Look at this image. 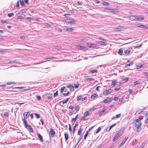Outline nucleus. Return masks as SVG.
I'll return each instance as SVG.
<instances>
[{
    "instance_id": "obj_1",
    "label": "nucleus",
    "mask_w": 148,
    "mask_h": 148,
    "mask_svg": "<svg viewBox=\"0 0 148 148\" xmlns=\"http://www.w3.org/2000/svg\"><path fill=\"white\" fill-rule=\"evenodd\" d=\"M141 122L139 119H136L133 122V126L135 127L136 132H140L142 130L141 125Z\"/></svg>"
},
{
    "instance_id": "obj_2",
    "label": "nucleus",
    "mask_w": 148,
    "mask_h": 148,
    "mask_svg": "<svg viewBox=\"0 0 148 148\" xmlns=\"http://www.w3.org/2000/svg\"><path fill=\"white\" fill-rule=\"evenodd\" d=\"M123 132L121 129H120L118 133L116 134L112 140L113 142H114L119 138L121 136Z\"/></svg>"
},
{
    "instance_id": "obj_3",
    "label": "nucleus",
    "mask_w": 148,
    "mask_h": 148,
    "mask_svg": "<svg viewBox=\"0 0 148 148\" xmlns=\"http://www.w3.org/2000/svg\"><path fill=\"white\" fill-rule=\"evenodd\" d=\"M103 10L104 11H105L106 12H113L114 11V10L113 9L108 8H104V10Z\"/></svg>"
},
{
    "instance_id": "obj_4",
    "label": "nucleus",
    "mask_w": 148,
    "mask_h": 148,
    "mask_svg": "<svg viewBox=\"0 0 148 148\" xmlns=\"http://www.w3.org/2000/svg\"><path fill=\"white\" fill-rule=\"evenodd\" d=\"M112 92V90L110 88H109L107 90H105L103 92V95H107Z\"/></svg>"
},
{
    "instance_id": "obj_5",
    "label": "nucleus",
    "mask_w": 148,
    "mask_h": 148,
    "mask_svg": "<svg viewBox=\"0 0 148 148\" xmlns=\"http://www.w3.org/2000/svg\"><path fill=\"white\" fill-rule=\"evenodd\" d=\"M50 136L51 137H53L56 134L55 131L51 128L50 129Z\"/></svg>"
},
{
    "instance_id": "obj_6",
    "label": "nucleus",
    "mask_w": 148,
    "mask_h": 148,
    "mask_svg": "<svg viewBox=\"0 0 148 148\" xmlns=\"http://www.w3.org/2000/svg\"><path fill=\"white\" fill-rule=\"evenodd\" d=\"M128 138V137H125L124 139L123 140L122 142L120 144L119 147H121L122 146L123 144L125 143V141L127 140Z\"/></svg>"
},
{
    "instance_id": "obj_7",
    "label": "nucleus",
    "mask_w": 148,
    "mask_h": 148,
    "mask_svg": "<svg viewBox=\"0 0 148 148\" xmlns=\"http://www.w3.org/2000/svg\"><path fill=\"white\" fill-rule=\"evenodd\" d=\"M75 22L76 21H75L74 19H71L67 20L66 22L69 24H74Z\"/></svg>"
},
{
    "instance_id": "obj_8",
    "label": "nucleus",
    "mask_w": 148,
    "mask_h": 148,
    "mask_svg": "<svg viewBox=\"0 0 148 148\" xmlns=\"http://www.w3.org/2000/svg\"><path fill=\"white\" fill-rule=\"evenodd\" d=\"M130 18L131 19L133 20H134L136 21H138L139 19V18L138 17L135 16H131Z\"/></svg>"
},
{
    "instance_id": "obj_9",
    "label": "nucleus",
    "mask_w": 148,
    "mask_h": 148,
    "mask_svg": "<svg viewBox=\"0 0 148 148\" xmlns=\"http://www.w3.org/2000/svg\"><path fill=\"white\" fill-rule=\"evenodd\" d=\"M136 26L137 27H141L145 29H146L147 28V26L142 24H136Z\"/></svg>"
},
{
    "instance_id": "obj_10",
    "label": "nucleus",
    "mask_w": 148,
    "mask_h": 148,
    "mask_svg": "<svg viewBox=\"0 0 148 148\" xmlns=\"http://www.w3.org/2000/svg\"><path fill=\"white\" fill-rule=\"evenodd\" d=\"M67 87L69 88L70 89V90L72 91L74 90V87L72 85L70 84L68 85Z\"/></svg>"
},
{
    "instance_id": "obj_11",
    "label": "nucleus",
    "mask_w": 148,
    "mask_h": 148,
    "mask_svg": "<svg viewBox=\"0 0 148 148\" xmlns=\"http://www.w3.org/2000/svg\"><path fill=\"white\" fill-rule=\"evenodd\" d=\"M41 142L43 141L42 136L39 133L37 134Z\"/></svg>"
},
{
    "instance_id": "obj_12",
    "label": "nucleus",
    "mask_w": 148,
    "mask_h": 148,
    "mask_svg": "<svg viewBox=\"0 0 148 148\" xmlns=\"http://www.w3.org/2000/svg\"><path fill=\"white\" fill-rule=\"evenodd\" d=\"M26 119L25 116H24V118L22 119L24 123V124L25 125V127H26L28 125L27 124V121L25 120Z\"/></svg>"
},
{
    "instance_id": "obj_13",
    "label": "nucleus",
    "mask_w": 148,
    "mask_h": 148,
    "mask_svg": "<svg viewBox=\"0 0 148 148\" xmlns=\"http://www.w3.org/2000/svg\"><path fill=\"white\" fill-rule=\"evenodd\" d=\"M131 50L130 49H126L124 51V52L127 55H129L130 54Z\"/></svg>"
},
{
    "instance_id": "obj_14",
    "label": "nucleus",
    "mask_w": 148,
    "mask_h": 148,
    "mask_svg": "<svg viewBox=\"0 0 148 148\" xmlns=\"http://www.w3.org/2000/svg\"><path fill=\"white\" fill-rule=\"evenodd\" d=\"M70 99V98H68L66 99H64L63 100L61 101L60 102H62L63 104L66 103Z\"/></svg>"
},
{
    "instance_id": "obj_15",
    "label": "nucleus",
    "mask_w": 148,
    "mask_h": 148,
    "mask_svg": "<svg viewBox=\"0 0 148 148\" xmlns=\"http://www.w3.org/2000/svg\"><path fill=\"white\" fill-rule=\"evenodd\" d=\"M123 48H120L118 52V53L119 55H122V53H123Z\"/></svg>"
},
{
    "instance_id": "obj_16",
    "label": "nucleus",
    "mask_w": 148,
    "mask_h": 148,
    "mask_svg": "<svg viewBox=\"0 0 148 148\" xmlns=\"http://www.w3.org/2000/svg\"><path fill=\"white\" fill-rule=\"evenodd\" d=\"M28 127H29V131L31 132H33V129L32 128V127L29 125H28L26 127H25L26 128H27Z\"/></svg>"
},
{
    "instance_id": "obj_17",
    "label": "nucleus",
    "mask_w": 148,
    "mask_h": 148,
    "mask_svg": "<svg viewBox=\"0 0 148 148\" xmlns=\"http://www.w3.org/2000/svg\"><path fill=\"white\" fill-rule=\"evenodd\" d=\"M114 29L116 31H120L122 30L121 27L119 26L118 27L115 28Z\"/></svg>"
},
{
    "instance_id": "obj_18",
    "label": "nucleus",
    "mask_w": 148,
    "mask_h": 148,
    "mask_svg": "<svg viewBox=\"0 0 148 148\" xmlns=\"http://www.w3.org/2000/svg\"><path fill=\"white\" fill-rule=\"evenodd\" d=\"M80 49L81 50H85L88 49V48L87 47L85 46H80Z\"/></svg>"
},
{
    "instance_id": "obj_19",
    "label": "nucleus",
    "mask_w": 148,
    "mask_h": 148,
    "mask_svg": "<svg viewBox=\"0 0 148 148\" xmlns=\"http://www.w3.org/2000/svg\"><path fill=\"white\" fill-rule=\"evenodd\" d=\"M29 113H30V112H24L23 114V116H24L25 115V116L26 117H28L29 114H30V113L29 114Z\"/></svg>"
},
{
    "instance_id": "obj_20",
    "label": "nucleus",
    "mask_w": 148,
    "mask_h": 148,
    "mask_svg": "<svg viewBox=\"0 0 148 148\" xmlns=\"http://www.w3.org/2000/svg\"><path fill=\"white\" fill-rule=\"evenodd\" d=\"M66 30L71 32H72L73 30V29L71 28L67 27L66 28Z\"/></svg>"
},
{
    "instance_id": "obj_21",
    "label": "nucleus",
    "mask_w": 148,
    "mask_h": 148,
    "mask_svg": "<svg viewBox=\"0 0 148 148\" xmlns=\"http://www.w3.org/2000/svg\"><path fill=\"white\" fill-rule=\"evenodd\" d=\"M78 116V114L77 115L76 117L75 118H72L71 120V122H72L73 121L75 122L76 121L77 118Z\"/></svg>"
},
{
    "instance_id": "obj_22",
    "label": "nucleus",
    "mask_w": 148,
    "mask_h": 148,
    "mask_svg": "<svg viewBox=\"0 0 148 148\" xmlns=\"http://www.w3.org/2000/svg\"><path fill=\"white\" fill-rule=\"evenodd\" d=\"M116 81L115 80H113L111 84V86L112 87L115 86H116Z\"/></svg>"
},
{
    "instance_id": "obj_23",
    "label": "nucleus",
    "mask_w": 148,
    "mask_h": 148,
    "mask_svg": "<svg viewBox=\"0 0 148 148\" xmlns=\"http://www.w3.org/2000/svg\"><path fill=\"white\" fill-rule=\"evenodd\" d=\"M25 11L24 10H21L17 14H20L24 12H25Z\"/></svg>"
},
{
    "instance_id": "obj_24",
    "label": "nucleus",
    "mask_w": 148,
    "mask_h": 148,
    "mask_svg": "<svg viewBox=\"0 0 148 148\" xmlns=\"http://www.w3.org/2000/svg\"><path fill=\"white\" fill-rule=\"evenodd\" d=\"M98 42L99 44L102 45H105L106 44V42L100 41H99Z\"/></svg>"
},
{
    "instance_id": "obj_25",
    "label": "nucleus",
    "mask_w": 148,
    "mask_h": 148,
    "mask_svg": "<svg viewBox=\"0 0 148 148\" xmlns=\"http://www.w3.org/2000/svg\"><path fill=\"white\" fill-rule=\"evenodd\" d=\"M88 131H87L86 132V134H85L84 136V140H86L87 136H88Z\"/></svg>"
},
{
    "instance_id": "obj_26",
    "label": "nucleus",
    "mask_w": 148,
    "mask_h": 148,
    "mask_svg": "<svg viewBox=\"0 0 148 148\" xmlns=\"http://www.w3.org/2000/svg\"><path fill=\"white\" fill-rule=\"evenodd\" d=\"M78 125V124H75V126L73 127V133L74 134L75 130V128Z\"/></svg>"
},
{
    "instance_id": "obj_27",
    "label": "nucleus",
    "mask_w": 148,
    "mask_h": 148,
    "mask_svg": "<svg viewBox=\"0 0 148 148\" xmlns=\"http://www.w3.org/2000/svg\"><path fill=\"white\" fill-rule=\"evenodd\" d=\"M145 145V143H143L142 144L140 145L138 148H143Z\"/></svg>"
},
{
    "instance_id": "obj_28",
    "label": "nucleus",
    "mask_w": 148,
    "mask_h": 148,
    "mask_svg": "<svg viewBox=\"0 0 148 148\" xmlns=\"http://www.w3.org/2000/svg\"><path fill=\"white\" fill-rule=\"evenodd\" d=\"M20 3L21 5L22 6H23L24 5V3L23 0H19Z\"/></svg>"
},
{
    "instance_id": "obj_29",
    "label": "nucleus",
    "mask_w": 148,
    "mask_h": 148,
    "mask_svg": "<svg viewBox=\"0 0 148 148\" xmlns=\"http://www.w3.org/2000/svg\"><path fill=\"white\" fill-rule=\"evenodd\" d=\"M89 114V113L88 111H86V112L84 113V116H87Z\"/></svg>"
},
{
    "instance_id": "obj_30",
    "label": "nucleus",
    "mask_w": 148,
    "mask_h": 148,
    "mask_svg": "<svg viewBox=\"0 0 148 148\" xmlns=\"http://www.w3.org/2000/svg\"><path fill=\"white\" fill-rule=\"evenodd\" d=\"M82 130H83L82 129L80 128L79 129V130L77 132V134L78 135H80V134L81 133Z\"/></svg>"
},
{
    "instance_id": "obj_31",
    "label": "nucleus",
    "mask_w": 148,
    "mask_h": 148,
    "mask_svg": "<svg viewBox=\"0 0 148 148\" xmlns=\"http://www.w3.org/2000/svg\"><path fill=\"white\" fill-rule=\"evenodd\" d=\"M97 95L96 94H94L92 95L91 96V98L92 99H93L95 97H97Z\"/></svg>"
},
{
    "instance_id": "obj_32",
    "label": "nucleus",
    "mask_w": 148,
    "mask_h": 148,
    "mask_svg": "<svg viewBox=\"0 0 148 148\" xmlns=\"http://www.w3.org/2000/svg\"><path fill=\"white\" fill-rule=\"evenodd\" d=\"M64 136L65 140L66 141L68 139V134H64Z\"/></svg>"
},
{
    "instance_id": "obj_33",
    "label": "nucleus",
    "mask_w": 148,
    "mask_h": 148,
    "mask_svg": "<svg viewBox=\"0 0 148 148\" xmlns=\"http://www.w3.org/2000/svg\"><path fill=\"white\" fill-rule=\"evenodd\" d=\"M8 115L9 113L7 112H5L3 114L4 116L6 117H8Z\"/></svg>"
},
{
    "instance_id": "obj_34",
    "label": "nucleus",
    "mask_w": 148,
    "mask_h": 148,
    "mask_svg": "<svg viewBox=\"0 0 148 148\" xmlns=\"http://www.w3.org/2000/svg\"><path fill=\"white\" fill-rule=\"evenodd\" d=\"M14 15V13H9L8 14V16L10 17H11Z\"/></svg>"
},
{
    "instance_id": "obj_35",
    "label": "nucleus",
    "mask_w": 148,
    "mask_h": 148,
    "mask_svg": "<svg viewBox=\"0 0 148 148\" xmlns=\"http://www.w3.org/2000/svg\"><path fill=\"white\" fill-rule=\"evenodd\" d=\"M58 91L57 90L55 93H54L53 96L54 97H55L58 95Z\"/></svg>"
},
{
    "instance_id": "obj_36",
    "label": "nucleus",
    "mask_w": 148,
    "mask_h": 148,
    "mask_svg": "<svg viewBox=\"0 0 148 148\" xmlns=\"http://www.w3.org/2000/svg\"><path fill=\"white\" fill-rule=\"evenodd\" d=\"M105 110L103 109L101 111H100L99 113V115L100 116L105 111Z\"/></svg>"
},
{
    "instance_id": "obj_37",
    "label": "nucleus",
    "mask_w": 148,
    "mask_h": 148,
    "mask_svg": "<svg viewBox=\"0 0 148 148\" xmlns=\"http://www.w3.org/2000/svg\"><path fill=\"white\" fill-rule=\"evenodd\" d=\"M97 70H93L90 71V72L91 73H97Z\"/></svg>"
},
{
    "instance_id": "obj_38",
    "label": "nucleus",
    "mask_w": 148,
    "mask_h": 148,
    "mask_svg": "<svg viewBox=\"0 0 148 148\" xmlns=\"http://www.w3.org/2000/svg\"><path fill=\"white\" fill-rule=\"evenodd\" d=\"M65 87H63L61 88V89L60 90V92L61 93L63 92V91L65 89Z\"/></svg>"
},
{
    "instance_id": "obj_39",
    "label": "nucleus",
    "mask_w": 148,
    "mask_h": 148,
    "mask_svg": "<svg viewBox=\"0 0 148 148\" xmlns=\"http://www.w3.org/2000/svg\"><path fill=\"white\" fill-rule=\"evenodd\" d=\"M116 123H114V124H113V125H111V126H110V127L108 130V131H110V130H111V129L115 125H116Z\"/></svg>"
},
{
    "instance_id": "obj_40",
    "label": "nucleus",
    "mask_w": 148,
    "mask_h": 148,
    "mask_svg": "<svg viewBox=\"0 0 148 148\" xmlns=\"http://www.w3.org/2000/svg\"><path fill=\"white\" fill-rule=\"evenodd\" d=\"M34 115L36 116L37 119H38L40 118V116L38 114L36 113Z\"/></svg>"
},
{
    "instance_id": "obj_41",
    "label": "nucleus",
    "mask_w": 148,
    "mask_h": 148,
    "mask_svg": "<svg viewBox=\"0 0 148 148\" xmlns=\"http://www.w3.org/2000/svg\"><path fill=\"white\" fill-rule=\"evenodd\" d=\"M82 136H81L79 138V139H78V142L76 144L75 146H76V145H77L79 143L80 141L82 139Z\"/></svg>"
},
{
    "instance_id": "obj_42",
    "label": "nucleus",
    "mask_w": 148,
    "mask_h": 148,
    "mask_svg": "<svg viewBox=\"0 0 148 148\" xmlns=\"http://www.w3.org/2000/svg\"><path fill=\"white\" fill-rule=\"evenodd\" d=\"M94 79L92 78H88L86 79V81H92Z\"/></svg>"
},
{
    "instance_id": "obj_43",
    "label": "nucleus",
    "mask_w": 148,
    "mask_h": 148,
    "mask_svg": "<svg viewBox=\"0 0 148 148\" xmlns=\"http://www.w3.org/2000/svg\"><path fill=\"white\" fill-rule=\"evenodd\" d=\"M56 29L60 32H62V29L58 27H56Z\"/></svg>"
},
{
    "instance_id": "obj_44",
    "label": "nucleus",
    "mask_w": 148,
    "mask_h": 148,
    "mask_svg": "<svg viewBox=\"0 0 148 148\" xmlns=\"http://www.w3.org/2000/svg\"><path fill=\"white\" fill-rule=\"evenodd\" d=\"M102 3V4L104 5H109V3L108 2H103Z\"/></svg>"
},
{
    "instance_id": "obj_45",
    "label": "nucleus",
    "mask_w": 148,
    "mask_h": 148,
    "mask_svg": "<svg viewBox=\"0 0 148 148\" xmlns=\"http://www.w3.org/2000/svg\"><path fill=\"white\" fill-rule=\"evenodd\" d=\"M54 58L53 57H48V58H45V60H47V61H49V60H48V59H53Z\"/></svg>"
},
{
    "instance_id": "obj_46",
    "label": "nucleus",
    "mask_w": 148,
    "mask_h": 148,
    "mask_svg": "<svg viewBox=\"0 0 148 148\" xmlns=\"http://www.w3.org/2000/svg\"><path fill=\"white\" fill-rule=\"evenodd\" d=\"M123 80L124 81V82H126L128 81V78H125L123 79Z\"/></svg>"
},
{
    "instance_id": "obj_47",
    "label": "nucleus",
    "mask_w": 148,
    "mask_h": 148,
    "mask_svg": "<svg viewBox=\"0 0 148 148\" xmlns=\"http://www.w3.org/2000/svg\"><path fill=\"white\" fill-rule=\"evenodd\" d=\"M121 116V114H117L116 116V119L118 118H120Z\"/></svg>"
},
{
    "instance_id": "obj_48",
    "label": "nucleus",
    "mask_w": 148,
    "mask_h": 148,
    "mask_svg": "<svg viewBox=\"0 0 148 148\" xmlns=\"http://www.w3.org/2000/svg\"><path fill=\"white\" fill-rule=\"evenodd\" d=\"M145 108H143V109H141L140 111H139V112H138V114H140L142 112H143L144 109H145Z\"/></svg>"
},
{
    "instance_id": "obj_49",
    "label": "nucleus",
    "mask_w": 148,
    "mask_h": 148,
    "mask_svg": "<svg viewBox=\"0 0 148 148\" xmlns=\"http://www.w3.org/2000/svg\"><path fill=\"white\" fill-rule=\"evenodd\" d=\"M69 130L70 132L72 131V130L71 127V125L69 124Z\"/></svg>"
},
{
    "instance_id": "obj_50",
    "label": "nucleus",
    "mask_w": 148,
    "mask_h": 148,
    "mask_svg": "<svg viewBox=\"0 0 148 148\" xmlns=\"http://www.w3.org/2000/svg\"><path fill=\"white\" fill-rule=\"evenodd\" d=\"M75 109L77 111H78L79 109V107L78 106H76L75 107Z\"/></svg>"
},
{
    "instance_id": "obj_51",
    "label": "nucleus",
    "mask_w": 148,
    "mask_h": 148,
    "mask_svg": "<svg viewBox=\"0 0 148 148\" xmlns=\"http://www.w3.org/2000/svg\"><path fill=\"white\" fill-rule=\"evenodd\" d=\"M101 130V128L100 127H99L96 132V134L98 133Z\"/></svg>"
},
{
    "instance_id": "obj_52",
    "label": "nucleus",
    "mask_w": 148,
    "mask_h": 148,
    "mask_svg": "<svg viewBox=\"0 0 148 148\" xmlns=\"http://www.w3.org/2000/svg\"><path fill=\"white\" fill-rule=\"evenodd\" d=\"M103 102L105 103H108V101L107 99H105L103 101Z\"/></svg>"
},
{
    "instance_id": "obj_53",
    "label": "nucleus",
    "mask_w": 148,
    "mask_h": 148,
    "mask_svg": "<svg viewBox=\"0 0 148 148\" xmlns=\"http://www.w3.org/2000/svg\"><path fill=\"white\" fill-rule=\"evenodd\" d=\"M36 98L37 100H40L41 99V97L40 96H36Z\"/></svg>"
},
{
    "instance_id": "obj_54",
    "label": "nucleus",
    "mask_w": 148,
    "mask_h": 148,
    "mask_svg": "<svg viewBox=\"0 0 148 148\" xmlns=\"http://www.w3.org/2000/svg\"><path fill=\"white\" fill-rule=\"evenodd\" d=\"M137 69H140L143 66L142 65L139 66V65H137Z\"/></svg>"
},
{
    "instance_id": "obj_55",
    "label": "nucleus",
    "mask_w": 148,
    "mask_h": 148,
    "mask_svg": "<svg viewBox=\"0 0 148 148\" xmlns=\"http://www.w3.org/2000/svg\"><path fill=\"white\" fill-rule=\"evenodd\" d=\"M134 84L136 85L140 84V82L138 81H136L134 82Z\"/></svg>"
},
{
    "instance_id": "obj_56",
    "label": "nucleus",
    "mask_w": 148,
    "mask_h": 148,
    "mask_svg": "<svg viewBox=\"0 0 148 148\" xmlns=\"http://www.w3.org/2000/svg\"><path fill=\"white\" fill-rule=\"evenodd\" d=\"M142 45V44H141L140 45L138 46H136L134 47V48H140Z\"/></svg>"
},
{
    "instance_id": "obj_57",
    "label": "nucleus",
    "mask_w": 148,
    "mask_h": 148,
    "mask_svg": "<svg viewBox=\"0 0 148 148\" xmlns=\"http://www.w3.org/2000/svg\"><path fill=\"white\" fill-rule=\"evenodd\" d=\"M133 64V62H131L130 63L128 64H127V65H128V66H132Z\"/></svg>"
},
{
    "instance_id": "obj_58",
    "label": "nucleus",
    "mask_w": 148,
    "mask_h": 148,
    "mask_svg": "<svg viewBox=\"0 0 148 148\" xmlns=\"http://www.w3.org/2000/svg\"><path fill=\"white\" fill-rule=\"evenodd\" d=\"M69 94V92H68L67 93H63L62 95L64 96H67Z\"/></svg>"
},
{
    "instance_id": "obj_59",
    "label": "nucleus",
    "mask_w": 148,
    "mask_h": 148,
    "mask_svg": "<svg viewBox=\"0 0 148 148\" xmlns=\"http://www.w3.org/2000/svg\"><path fill=\"white\" fill-rule=\"evenodd\" d=\"M26 18L30 21L33 19V18L31 17H27Z\"/></svg>"
},
{
    "instance_id": "obj_60",
    "label": "nucleus",
    "mask_w": 148,
    "mask_h": 148,
    "mask_svg": "<svg viewBox=\"0 0 148 148\" xmlns=\"http://www.w3.org/2000/svg\"><path fill=\"white\" fill-rule=\"evenodd\" d=\"M26 37H27V36H20V38L21 39H24Z\"/></svg>"
},
{
    "instance_id": "obj_61",
    "label": "nucleus",
    "mask_w": 148,
    "mask_h": 148,
    "mask_svg": "<svg viewBox=\"0 0 148 148\" xmlns=\"http://www.w3.org/2000/svg\"><path fill=\"white\" fill-rule=\"evenodd\" d=\"M15 62H16V61L15 60H14V61H10L9 62H8V63L9 64H12V63H15Z\"/></svg>"
},
{
    "instance_id": "obj_62",
    "label": "nucleus",
    "mask_w": 148,
    "mask_h": 148,
    "mask_svg": "<svg viewBox=\"0 0 148 148\" xmlns=\"http://www.w3.org/2000/svg\"><path fill=\"white\" fill-rule=\"evenodd\" d=\"M81 97H82V96H78L77 98V100L78 101L80 100L81 99Z\"/></svg>"
},
{
    "instance_id": "obj_63",
    "label": "nucleus",
    "mask_w": 148,
    "mask_h": 148,
    "mask_svg": "<svg viewBox=\"0 0 148 148\" xmlns=\"http://www.w3.org/2000/svg\"><path fill=\"white\" fill-rule=\"evenodd\" d=\"M17 18L18 19H21V20H22L23 19V18L21 16H18Z\"/></svg>"
},
{
    "instance_id": "obj_64",
    "label": "nucleus",
    "mask_w": 148,
    "mask_h": 148,
    "mask_svg": "<svg viewBox=\"0 0 148 148\" xmlns=\"http://www.w3.org/2000/svg\"><path fill=\"white\" fill-rule=\"evenodd\" d=\"M16 7H19V1H18L17 2V3H16Z\"/></svg>"
}]
</instances>
